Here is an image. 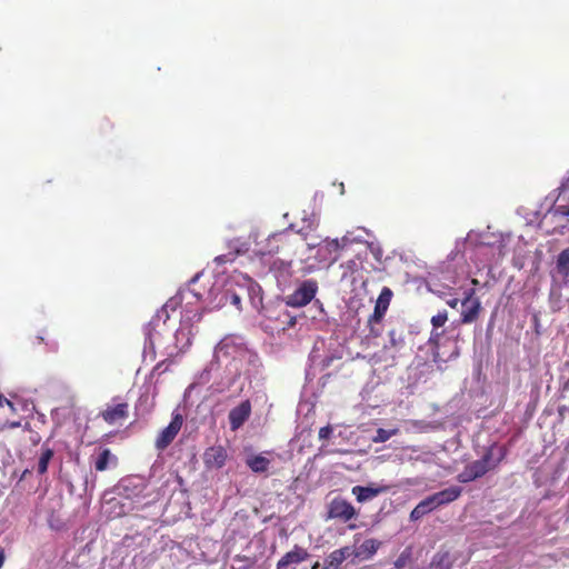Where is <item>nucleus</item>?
Listing matches in <instances>:
<instances>
[{
    "label": "nucleus",
    "mask_w": 569,
    "mask_h": 569,
    "mask_svg": "<svg viewBox=\"0 0 569 569\" xmlns=\"http://www.w3.org/2000/svg\"><path fill=\"white\" fill-rule=\"evenodd\" d=\"M250 355L244 346L242 338L236 336H227L217 345L213 353L214 360L203 370L200 376L202 382L209 380V373L213 370L217 362L228 360L226 363V377L212 385L216 392H224L229 390L240 378L241 368L249 359Z\"/></svg>",
    "instance_id": "f257e3e1"
},
{
    "label": "nucleus",
    "mask_w": 569,
    "mask_h": 569,
    "mask_svg": "<svg viewBox=\"0 0 569 569\" xmlns=\"http://www.w3.org/2000/svg\"><path fill=\"white\" fill-rule=\"evenodd\" d=\"M192 298L198 299V296L194 291L187 289H181L178 293L171 297L164 306L157 311L156 316L151 319L146 328V346L149 345L150 348H153L157 341V335L160 332L157 330L160 327V322L166 325L169 319V310L174 311L180 305H182L183 299Z\"/></svg>",
    "instance_id": "f03ea898"
},
{
    "label": "nucleus",
    "mask_w": 569,
    "mask_h": 569,
    "mask_svg": "<svg viewBox=\"0 0 569 569\" xmlns=\"http://www.w3.org/2000/svg\"><path fill=\"white\" fill-rule=\"evenodd\" d=\"M472 244L479 250L483 248H490L497 250L498 257H501L505 248L502 236L489 234V232L476 233L470 231L463 241L456 242V249L459 250L460 246Z\"/></svg>",
    "instance_id": "7ed1b4c3"
},
{
    "label": "nucleus",
    "mask_w": 569,
    "mask_h": 569,
    "mask_svg": "<svg viewBox=\"0 0 569 569\" xmlns=\"http://www.w3.org/2000/svg\"><path fill=\"white\" fill-rule=\"evenodd\" d=\"M317 291V281L305 280L291 295L286 297V305L295 308L305 307L315 298Z\"/></svg>",
    "instance_id": "20e7f679"
},
{
    "label": "nucleus",
    "mask_w": 569,
    "mask_h": 569,
    "mask_svg": "<svg viewBox=\"0 0 569 569\" xmlns=\"http://www.w3.org/2000/svg\"><path fill=\"white\" fill-rule=\"evenodd\" d=\"M182 425H183V416L178 410H174L172 412L170 423L166 428H163L160 431V433L158 435L156 442H154L156 448L160 451L168 448L171 445V442L174 440V438L177 437Z\"/></svg>",
    "instance_id": "39448f33"
},
{
    "label": "nucleus",
    "mask_w": 569,
    "mask_h": 569,
    "mask_svg": "<svg viewBox=\"0 0 569 569\" xmlns=\"http://www.w3.org/2000/svg\"><path fill=\"white\" fill-rule=\"evenodd\" d=\"M316 249V259L321 263H333L338 259L339 239H326L320 243H308V250Z\"/></svg>",
    "instance_id": "423d86ee"
},
{
    "label": "nucleus",
    "mask_w": 569,
    "mask_h": 569,
    "mask_svg": "<svg viewBox=\"0 0 569 569\" xmlns=\"http://www.w3.org/2000/svg\"><path fill=\"white\" fill-rule=\"evenodd\" d=\"M481 310L479 298L475 297V291L471 289L467 292L461 301V322L471 323L477 320Z\"/></svg>",
    "instance_id": "0eeeda50"
},
{
    "label": "nucleus",
    "mask_w": 569,
    "mask_h": 569,
    "mask_svg": "<svg viewBox=\"0 0 569 569\" xmlns=\"http://www.w3.org/2000/svg\"><path fill=\"white\" fill-rule=\"evenodd\" d=\"M356 515L353 506L347 500L336 498L330 502L329 517L349 521Z\"/></svg>",
    "instance_id": "6e6552de"
},
{
    "label": "nucleus",
    "mask_w": 569,
    "mask_h": 569,
    "mask_svg": "<svg viewBox=\"0 0 569 569\" xmlns=\"http://www.w3.org/2000/svg\"><path fill=\"white\" fill-rule=\"evenodd\" d=\"M251 403L249 400L242 401L229 412V423L232 431L238 430L250 417Z\"/></svg>",
    "instance_id": "1a4fd4ad"
},
{
    "label": "nucleus",
    "mask_w": 569,
    "mask_h": 569,
    "mask_svg": "<svg viewBox=\"0 0 569 569\" xmlns=\"http://www.w3.org/2000/svg\"><path fill=\"white\" fill-rule=\"evenodd\" d=\"M227 450L222 446L208 448L203 453V462L209 469H220L227 461Z\"/></svg>",
    "instance_id": "9d476101"
},
{
    "label": "nucleus",
    "mask_w": 569,
    "mask_h": 569,
    "mask_svg": "<svg viewBox=\"0 0 569 569\" xmlns=\"http://www.w3.org/2000/svg\"><path fill=\"white\" fill-rule=\"evenodd\" d=\"M309 553L306 549L295 546L292 550L287 552L277 563V569H295L296 565L307 560Z\"/></svg>",
    "instance_id": "9b49d317"
},
{
    "label": "nucleus",
    "mask_w": 569,
    "mask_h": 569,
    "mask_svg": "<svg viewBox=\"0 0 569 569\" xmlns=\"http://www.w3.org/2000/svg\"><path fill=\"white\" fill-rule=\"evenodd\" d=\"M392 298V291L383 287L375 306V310L372 316L369 318V322H380V320L383 318L385 313L388 310V307L390 305Z\"/></svg>",
    "instance_id": "f8f14e48"
},
{
    "label": "nucleus",
    "mask_w": 569,
    "mask_h": 569,
    "mask_svg": "<svg viewBox=\"0 0 569 569\" xmlns=\"http://www.w3.org/2000/svg\"><path fill=\"white\" fill-rule=\"evenodd\" d=\"M503 457L505 453L501 448L491 446L478 461L482 465L485 471L488 472L497 468Z\"/></svg>",
    "instance_id": "ddd939ff"
},
{
    "label": "nucleus",
    "mask_w": 569,
    "mask_h": 569,
    "mask_svg": "<svg viewBox=\"0 0 569 569\" xmlns=\"http://www.w3.org/2000/svg\"><path fill=\"white\" fill-rule=\"evenodd\" d=\"M128 417V403L119 402L114 406H108L102 412V418L109 425L116 423Z\"/></svg>",
    "instance_id": "4468645a"
},
{
    "label": "nucleus",
    "mask_w": 569,
    "mask_h": 569,
    "mask_svg": "<svg viewBox=\"0 0 569 569\" xmlns=\"http://www.w3.org/2000/svg\"><path fill=\"white\" fill-rule=\"evenodd\" d=\"M388 489L389 487L387 486H355L352 488V493L356 496L358 502H366L378 497L380 493L386 492Z\"/></svg>",
    "instance_id": "2eb2a0df"
},
{
    "label": "nucleus",
    "mask_w": 569,
    "mask_h": 569,
    "mask_svg": "<svg viewBox=\"0 0 569 569\" xmlns=\"http://www.w3.org/2000/svg\"><path fill=\"white\" fill-rule=\"evenodd\" d=\"M194 293L198 296L197 300L192 298L183 299L181 317L182 325H191L193 322L200 321L201 319V313H199L197 309H193V305L199 301L200 295L197 292Z\"/></svg>",
    "instance_id": "dca6fc26"
},
{
    "label": "nucleus",
    "mask_w": 569,
    "mask_h": 569,
    "mask_svg": "<svg viewBox=\"0 0 569 569\" xmlns=\"http://www.w3.org/2000/svg\"><path fill=\"white\" fill-rule=\"evenodd\" d=\"M270 271L273 273L279 283H287L292 274L291 261L277 259L272 262Z\"/></svg>",
    "instance_id": "f3484780"
},
{
    "label": "nucleus",
    "mask_w": 569,
    "mask_h": 569,
    "mask_svg": "<svg viewBox=\"0 0 569 569\" xmlns=\"http://www.w3.org/2000/svg\"><path fill=\"white\" fill-rule=\"evenodd\" d=\"M486 473L487 472L485 471L482 465L476 460L467 465L463 471L458 475L457 479L459 482L467 483L485 476Z\"/></svg>",
    "instance_id": "a211bd4d"
},
{
    "label": "nucleus",
    "mask_w": 569,
    "mask_h": 569,
    "mask_svg": "<svg viewBox=\"0 0 569 569\" xmlns=\"http://www.w3.org/2000/svg\"><path fill=\"white\" fill-rule=\"evenodd\" d=\"M287 230L274 232L267 239L266 247L259 249L261 256H272L279 252L280 243L286 240Z\"/></svg>",
    "instance_id": "6ab92c4d"
},
{
    "label": "nucleus",
    "mask_w": 569,
    "mask_h": 569,
    "mask_svg": "<svg viewBox=\"0 0 569 569\" xmlns=\"http://www.w3.org/2000/svg\"><path fill=\"white\" fill-rule=\"evenodd\" d=\"M462 492V488L459 486H451L441 491L433 493L435 499L438 501L439 507L448 505L457 500Z\"/></svg>",
    "instance_id": "aec40b11"
},
{
    "label": "nucleus",
    "mask_w": 569,
    "mask_h": 569,
    "mask_svg": "<svg viewBox=\"0 0 569 569\" xmlns=\"http://www.w3.org/2000/svg\"><path fill=\"white\" fill-rule=\"evenodd\" d=\"M271 461L264 455H250L246 458V465L256 473L266 472Z\"/></svg>",
    "instance_id": "412c9836"
},
{
    "label": "nucleus",
    "mask_w": 569,
    "mask_h": 569,
    "mask_svg": "<svg viewBox=\"0 0 569 569\" xmlns=\"http://www.w3.org/2000/svg\"><path fill=\"white\" fill-rule=\"evenodd\" d=\"M380 542L375 539H367L360 546L356 547V558L368 560L377 552Z\"/></svg>",
    "instance_id": "4be33fe9"
},
{
    "label": "nucleus",
    "mask_w": 569,
    "mask_h": 569,
    "mask_svg": "<svg viewBox=\"0 0 569 569\" xmlns=\"http://www.w3.org/2000/svg\"><path fill=\"white\" fill-rule=\"evenodd\" d=\"M362 233L369 236L370 232L365 228H358L355 231H348L346 234L339 239L340 249H345L346 247L350 246L355 242H365V238Z\"/></svg>",
    "instance_id": "5701e85b"
},
{
    "label": "nucleus",
    "mask_w": 569,
    "mask_h": 569,
    "mask_svg": "<svg viewBox=\"0 0 569 569\" xmlns=\"http://www.w3.org/2000/svg\"><path fill=\"white\" fill-rule=\"evenodd\" d=\"M117 458L109 449H103L94 459V469L97 471H104L110 465H116Z\"/></svg>",
    "instance_id": "b1692460"
},
{
    "label": "nucleus",
    "mask_w": 569,
    "mask_h": 569,
    "mask_svg": "<svg viewBox=\"0 0 569 569\" xmlns=\"http://www.w3.org/2000/svg\"><path fill=\"white\" fill-rule=\"evenodd\" d=\"M452 559L449 552L439 551L437 552L430 563L431 569H451Z\"/></svg>",
    "instance_id": "393cba45"
},
{
    "label": "nucleus",
    "mask_w": 569,
    "mask_h": 569,
    "mask_svg": "<svg viewBox=\"0 0 569 569\" xmlns=\"http://www.w3.org/2000/svg\"><path fill=\"white\" fill-rule=\"evenodd\" d=\"M53 450L47 446V442H44L41 447V453L38 461V473L43 475L47 472L49 462L53 458Z\"/></svg>",
    "instance_id": "a878e982"
},
{
    "label": "nucleus",
    "mask_w": 569,
    "mask_h": 569,
    "mask_svg": "<svg viewBox=\"0 0 569 569\" xmlns=\"http://www.w3.org/2000/svg\"><path fill=\"white\" fill-rule=\"evenodd\" d=\"M557 270L565 279H569V248L558 254Z\"/></svg>",
    "instance_id": "bb28decb"
},
{
    "label": "nucleus",
    "mask_w": 569,
    "mask_h": 569,
    "mask_svg": "<svg viewBox=\"0 0 569 569\" xmlns=\"http://www.w3.org/2000/svg\"><path fill=\"white\" fill-rule=\"evenodd\" d=\"M176 348L182 352L190 346V331L186 328H180L176 331Z\"/></svg>",
    "instance_id": "cd10ccee"
},
{
    "label": "nucleus",
    "mask_w": 569,
    "mask_h": 569,
    "mask_svg": "<svg viewBox=\"0 0 569 569\" xmlns=\"http://www.w3.org/2000/svg\"><path fill=\"white\" fill-rule=\"evenodd\" d=\"M448 320L447 311H440L436 316L431 318V323L433 326V331L431 332L430 341H432L435 338H438L440 335L436 332L438 328H441Z\"/></svg>",
    "instance_id": "c85d7f7f"
},
{
    "label": "nucleus",
    "mask_w": 569,
    "mask_h": 569,
    "mask_svg": "<svg viewBox=\"0 0 569 569\" xmlns=\"http://www.w3.org/2000/svg\"><path fill=\"white\" fill-rule=\"evenodd\" d=\"M343 562V555L338 553L337 550L332 551L326 559V565L322 569H340Z\"/></svg>",
    "instance_id": "c756f323"
},
{
    "label": "nucleus",
    "mask_w": 569,
    "mask_h": 569,
    "mask_svg": "<svg viewBox=\"0 0 569 569\" xmlns=\"http://www.w3.org/2000/svg\"><path fill=\"white\" fill-rule=\"evenodd\" d=\"M317 227H318V220H310L309 224L302 226L301 228H299L297 230H296V226L293 223H291L286 230H287V232L289 230L296 231L303 239H306L311 231L317 229Z\"/></svg>",
    "instance_id": "7c9ffc66"
},
{
    "label": "nucleus",
    "mask_w": 569,
    "mask_h": 569,
    "mask_svg": "<svg viewBox=\"0 0 569 569\" xmlns=\"http://www.w3.org/2000/svg\"><path fill=\"white\" fill-rule=\"evenodd\" d=\"M398 429L395 428V429H382V428H379L376 432V436L372 438V441L373 442H386L388 441L391 437L396 436L398 433Z\"/></svg>",
    "instance_id": "2f4dec72"
},
{
    "label": "nucleus",
    "mask_w": 569,
    "mask_h": 569,
    "mask_svg": "<svg viewBox=\"0 0 569 569\" xmlns=\"http://www.w3.org/2000/svg\"><path fill=\"white\" fill-rule=\"evenodd\" d=\"M227 302H230L231 305L236 306L238 309H240L241 306V298L238 293L231 292L229 289H227L221 298H220V305H226Z\"/></svg>",
    "instance_id": "473e14b6"
},
{
    "label": "nucleus",
    "mask_w": 569,
    "mask_h": 569,
    "mask_svg": "<svg viewBox=\"0 0 569 569\" xmlns=\"http://www.w3.org/2000/svg\"><path fill=\"white\" fill-rule=\"evenodd\" d=\"M419 503L427 513L431 512L432 510L439 507L438 501L435 499L433 495L427 497Z\"/></svg>",
    "instance_id": "72a5a7b5"
},
{
    "label": "nucleus",
    "mask_w": 569,
    "mask_h": 569,
    "mask_svg": "<svg viewBox=\"0 0 569 569\" xmlns=\"http://www.w3.org/2000/svg\"><path fill=\"white\" fill-rule=\"evenodd\" d=\"M12 402H16V411L17 412L19 409L26 411V412H32L33 409H34V406L32 402H29L27 400H23V399H14Z\"/></svg>",
    "instance_id": "f704fd0d"
},
{
    "label": "nucleus",
    "mask_w": 569,
    "mask_h": 569,
    "mask_svg": "<svg viewBox=\"0 0 569 569\" xmlns=\"http://www.w3.org/2000/svg\"><path fill=\"white\" fill-rule=\"evenodd\" d=\"M338 553H342L343 555V561L349 559V558H356V552H357V548L356 547H343V548H340V549H337Z\"/></svg>",
    "instance_id": "c9c22d12"
},
{
    "label": "nucleus",
    "mask_w": 569,
    "mask_h": 569,
    "mask_svg": "<svg viewBox=\"0 0 569 569\" xmlns=\"http://www.w3.org/2000/svg\"><path fill=\"white\" fill-rule=\"evenodd\" d=\"M233 244H230L231 248H234L236 249V252L239 254V253H244L249 250V244L248 242L246 241H240L239 239L232 241Z\"/></svg>",
    "instance_id": "e433bc0d"
},
{
    "label": "nucleus",
    "mask_w": 569,
    "mask_h": 569,
    "mask_svg": "<svg viewBox=\"0 0 569 569\" xmlns=\"http://www.w3.org/2000/svg\"><path fill=\"white\" fill-rule=\"evenodd\" d=\"M136 408H137V410H143V411L148 412L150 410V407H149V395H142L139 398Z\"/></svg>",
    "instance_id": "4c0bfd02"
},
{
    "label": "nucleus",
    "mask_w": 569,
    "mask_h": 569,
    "mask_svg": "<svg viewBox=\"0 0 569 569\" xmlns=\"http://www.w3.org/2000/svg\"><path fill=\"white\" fill-rule=\"evenodd\" d=\"M427 512L423 510V508L421 507L420 503H418L413 510L411 511L410 513V519L411 520H418L420 518H422L423 516H426Z\"/></svg>",
    "instance_id": "58836bf2"
},
{
    "label": "nucleus",
    "mask_w": 569,
    "mask_h": 569,
    "mask_svg": "<svg viewBox=\"0 0 569 569\" xmlns=\"http://www.w3.org/2000/svg\"><path fill=\"white\" fill-rule=\"evenodd\" d=\"M332 433V428L330 426H326V427H322L320 430H319V438L321 440H326V439H329L330 436Z\"/></svg>",
    "instance_id": "ea45409f"
},
{
    "label": "nucleus",
    "mask_w": 569,
    "mask_h": 569,
    "mask_svg": "<svg viewBox=\"0 0 569 569\" xmlns=\"http://www.w3.org/2000/svg\"><path fill=\"white\" fill-rule=\"evenodd\" d=\"M7 405L11 411H16V402H12V400H8L6 399L2 395H0V408L3 406V405Z\"/></svg>",
    "instance_id": "a19ab883"
},
{
    "label": "nucleus",
    "mask_w": 569,
    "mask_h": 569,
    "mask_svg": "<svg viewBox=\"0 0 569 569\" xmlns=\"http://www.w3.org/2000/svg\"><path fill=\"white\" fill-rule=\"evenodd\" d=\"M432 460V456L428 452L416 456V461H422L425 463H429Z\"/></svg>",
    "instance_id": "79ce46f5"
},
{
    "label": "nucleus",
    "mask_w": 569,
    "mask_h": 569,
    "mask_svg": "<svg viewBox=\"0 0 569 569\" xmlns=\"http://www.w3.org/2000/svg\"><path fill=\"white\" fill-rule=\"evenodd\" d=\"M369 248H370V251L373 253V256L379 259L380 256L382 254L381 248L375 243H370Z\"/></svg>",
    "instance_id": "37998d69"
},
{
    "label": "nucleus",
    "mask_w": 569,
    "mask_h": 569,
    "mask_svg": "<svg viewBox=\"0 0 569 569\" xmlns=\"http://www.w3.org/2000/svg\"><path fill=\"white\" fill-rule=\"evenodd\" d=\"M389 336H390V341H391L392 346H395V347H396V346H398L399 343H401V342H402V339H401V338H399V340H397V339H396V331H395V330H391V331L389 332Z\"/></svg>",
    "instance_id": "c03bdc74"
},
{
    "label": "nucleus",
    "mask_w": 569,
    "mask_h": 569,
    "mask_svg": "<svg viewBox=\"0 0 569 569\" xmlns=\"http://www.w3.org/2000/svg\"><path fill=\"white\" fill-rule=\"evenodd\" d=\"M218 263H224L227 261H230L231 259L226 256V254H222V256H218L216 259H214Z\"/></svg>",
    "instance_id": "a18cd8bd"
},
{
    "label": "nucleus",
    "mask_w": 569,
    "mask_h": 569,
    "mask_svg": "<svg viewBox=\"0 0 569 569\" xmlns=\"http://www.w3.org/2000/svg\"><path fill=\"white\" fill-rule=\"evenodd\" d=\"M447 305L451 308H457L459 305V299H457V298L450 299L447 301Z\"/></svg>",
    "instance_id": "49530a36"
},
{
    "label": "nucleus",
    "mask_w": 569,
    "mask_h": 569,
    "mask_svg": "<svg viewBox=\"0 0 569 569\" xmlns=\"http://www.w3.org/2000/svg\"><path fill=\"white\" fill-rule=\"evenodd\" d=\"M310 220H317V218L315 216H310V217H303L302 218V226H307L310 223Z\"/></svg>",
    "instance_id": "de8ad7c7"
},
{
    "label": "nucleus",
    "mask_w": 569,
    "mask_h": 569,
    "mask_svg": "<svg viewBox=\"0 0 569 569\" xmlns=\"http://www.w3.org/2000/svg\"><path fill=\"white\" fill-rule=\"evenodd\" d=\"M333 358H325L322 361H321V366L323 368H327L330 366L331 361H332Z\"/></svg>",
    "instance_id": "09e8293b"
},
{
    "label": "nucleus",
    "mask_w": 569,
    "mask_h": 569,
    "mask_svg": "<svg viewBox=\"0 0 569 569\" xmlns=\"http://www.w3.org/2000/svg\"><path fill=\"white\" fill-rule=\"evenodd\" d=\"M8 428L10 429H14V428H18L21 426L20 421H11V422H8Z\"/></svg>",
    "instance_id": "8fccbe9b"
},
{
    "label": "nucleus",
    "mask_w": 569,
    "mask_h": 569,
    "mask_svg": "<svg viewBox=\"0 0 569 569\" xmlns=\"http://www.w3.org/2000/svg\"><path fill=\"white\" fill-rule=\"evenodd\" d=\"M4 562V551L2 548H0V568L2 567Z\"/></svg>",
    "instance_id": "3c124183"
},
{
    "label": "nucleus",
    "mask_w": 569,
    "mask_h": 569,
    "mask_svg": "<svg viewBox=\"0 0 569 569\" xmlns=\"http://www.w3.org/2000/svg\"><path fill=\"white\" fill-rule=\"evenodd\" d=\"M440 360H441V359H440V357H439V352H438V351H435V352H433V361H435L436 363H439V362H440Z\"/></svg>",
    "instance_id": "603ef678"
},
{
    "label": "nucleus",
    "mask_w": 569,
    "mask_h": 569,
    "mask_svg": "<svg viewBox=\"0 0 569 569\" xmlns=\"http://www.w3.org/2000/svg\"><path fill=\"white\" fill-rule=\"evenodd\" d=\"M396 567L397 568H401L403 566V561L401 558H399L396 562H395Z\"/></svg>",
    "instance_id": "864d4df0"
},
{
    "label": "nucleus",
    "mask_w": 569,
    "mask_h": 569,
    "mask_svg": "<svg viewBox=\"0 0 569 569\" xmlns=\"http://www.w3.org/2000/svg\"><path fill=\"white\" fill-rule=\"evenodd\" d=\"M200 277V273H197L191 280H190V283H194L196 281H198Z\"/></svg>",
    "instance_id": "5fc2aeb1"
},
{
    "label": "nucleus",
    "mask_w": 569,
    "mask_h": 569,
    "mask_svg": "<svg viewBox=\"0 0 569 569\" xmlns=\"http://www.w3.org/2000/svg\"><path fill=\"white\" fill-rule=\"evenodd\" d=\"M408 450H410L411 452H417V449L415 447H409Z\"/></svg>",
    "instance_id": "6e6d98bb"
},
{
    "label": "nucleus",
    "mask_w": 569,
    "mask_h": 569,
    "mask_svg": "<svg viewBox=\"0 0 569 569\" xmlns=\"http://www.w3.org/2000/svg\"><path fill=\"white\" fill-rule=\"evenodd\" d=\"M408 460H410V461H411V460H416V457H415V456H412V455H410V456L408 457Z\"/></svg>",
    "instance_id": "4d7b16f0"
},
{
    "label": "nucleus",
    "mask_w": 569,
    "mask_h": 569,
    "mask_svg": "<svg viewBox=\"0 0 569 569\" xmlns=\"http://www.w3.org/2000/svg\"><path fill=\"white\" fill-rule=\"evenodd\" d=\"M318 567H319V563L317 562V563L312 567V569H317Z\"/></svg>",
    "instance_id": "13d9d810"
}]
</instances>
